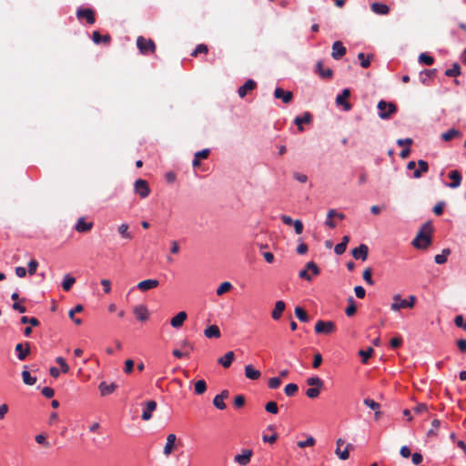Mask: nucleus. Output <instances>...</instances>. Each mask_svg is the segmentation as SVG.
<instances>
[{
	"label": "nucleus",
	"mask_w": 466,
	"mask_h": 466,
	"mask_svg": "<svg viewBox=\"0 0 466 466\" xmlns=\"http://www.w3.org/2000/svg\"><path fill=\"white\" fill-rule=\"evenodd\" d=\"M433 231L430 221L424 223L412 240V246L418 249H426L431 244V233Z\"/></svg>",
	"instance_id": "f257e3e1"
},
{
	"label": "nucleus",
	"mask_w": 466,
	"mask_h": 466,
	"mask_svg": "<svg viewBox=\"0 0 466 466\" xmlns=\"http://www.w3.org/2000/svg\"><path fill=\"white\" fill-rule=\"evenodd\" d=\"M137 46L142 55L153 54L156 51V44L150 38L139 35L137 38Z\"/></svg>",
	"instance_id": "f03ea898"
},
{
	"label": "nucleus",
	"mask_w": 466,
	"mask_h": 466,
	"mask_svg": "<svg viewBox=\"0 0 466 466\" xmlns=\"http://www.w3.org/2000/svg\"><path fill=\"white\" fill-rule=\"evenodd\" d=\"M416 298L411 295V302H408V299H402L400 294L393 296V302L390 305V309L393 311H399L402 309H412L415 305Z\"/></svg>",
	"instance_id": "7ed1b4c3"
},
{
	"label": "nucleus",
	"mask_w": 466,
	"mask_h": 466,
	"mask_svg": "<svg viewBox=\"0 0 466 466\" xmlns=\"http://www.w3.org/2000/svg\"><path fill=\"white\" fill-rule=\"evenodd\" d=\"M379 109V116L381 119H388L392 114L397 111V106L393 103H387L384 100H380L377 106Z\"/></svg>",
	"instance_id": "20e7f679"
},
{
	"label": "nucleus",
	"mask_w": 466,
	"mask_h": 466,
	"mask_svg": "<svg viewBox=\"0 0 466 466\" xmlns=\"http://www.w3.org/2000/svg\"><path fill=\"white\" fill-rule=\"evenodd\" d=\"M336 331V325L333 321L318 320L315 325V332L317 334L329 335Z\"/></svg>",
	"instance_id": "39448f33"
},
{
	"label": "nucleus",
	"mask_w": 466,
	"mask_h": 466,
	"mask_svg": "<svg viewBox=\"0 0 466 466\" xmlns=\"http://www.w3.org/2000/svg\"><path fill=\"white\" fill-rule=\"evenodd\" d=\"M134 191L141 198H146L149 196L151 190L148 182L145 179L138 178L134 183Z\"/></svg>",
	"instance_id": "423d86ee"
},
{
	"label": "nucleus",
	"mask_w": 466,
	"mask_h": 466,
	"mask_svg": "<svg viewBox=\"0 0 466 466\" xmlns=\"http://www.w3.org/2000/svg\"><path fill=\"white\" fill-rule=\"evenodd\" d=\"M76 17L79 20L85 19L89 25H94L96 23V14L95 11L91 8H77Z\"/></svg>",
	"instance_id": "0eeeda50"
},
{
	"label": "nucleus",
	"mask_w": 466,
	"mask_h": 466,
	"mask_svg": "<svg viewBox=\"0 0 466 466\" xmlns=\"http://www.w3.org/2000/svg\"><path fill=\"white\" fill-rule=\"evenodd\" d=\"M253 451L251 449H244L241 453L236 454L233 460L239 466H247L251 461Z\"/></svg>",
	"instance_id": "6e6552de"
},
{
	"label": "nucleus",
	"mask_w": 466,
	"mask_h": 466,
	"mask_svg": "<svg viewBox=\"0 0 466 466\" xmlns=\"http://www.w3.org/2000/svg\"><path fill=\"white\" fill-rule=\"evenodd\" d=\"M350 96V91L348 88L342 90L341 94L337 96L336 104L339 106H342L345 111H350L351 109V105L346 101V99Z\"/></svg>",
	"instance_id": "1a4fd4ad"
},
{
	"label": "nucleus",
	"mask_w": 466,
	"mask_h": 466,
	"mask_svg": "<svg viewBox=\"0 0 466 466\" xmlns=\"http://www.w3.org/2000/svg\"><path fill=\"white\" fill-rule=\"evenodd\" d=\"M369 248L365 244H360L358 248L352 249L351 254L355 259L365 261L368 258Z\"/></svg>",
	"instance_id": "9d476101"
},
{
	"label": "nucleus",
	"mask_w": 466,
	"mask_h": 466,
	"mask_svg": "<svg viewBox=\"0 0 466 466\" xmlns=\"http://www.w3.org/2000/svg\"><path fill=\"white\" fill-rule=\"evenodd\" d=\"M274 96L277 99H281L285 104L292 101L293 94L290 91H285L280 87H277L274 91Z\"/></svg>",
	"instance_id": "9b49d317"
},
{
	"label": "nucleus",
	"mask_w": 466,
	"mask_h": 466,
	"mask_svg": "<svg viewBox=\"0 0 466 466\" xmlns=\"http://www.w3.org/2000/svg\"><path fill=\"white\" fill-rule=\"evenodd\" d=\"M346 54V47L340 41H336L332 45L331 56L334 59L339 60Z\"/></svg>",
	"instance_id": "f8f14e48"
},
{
	"label": "nucleus",
	"mask_w": 466,
	"mask_h": 466,
	"mask_svg": "<svg viewBox=\"0 0 466 466\" xmlns=\"http://www.w3.org/2000/svg\"><path fill=\"white\" fill-rule=\"evenodd\" d=\"M157 409V402L155 400H148L146 402V407L142 412L141 418L143 420H149L152 418V412Z\"/></svg>",
	"instance_id": "ddd939ff"
},
{
	"label": "nucleus",
	"mask_w": 466,
	"mask_h": 466,
	"mask_svg": "<svg viewBox=\"0 0 466 466\" xmlns=\"http://www.w3.org/2000/svg\"><path fill=\"white\" fill-rule=\"evenodd\" d=\"M176 441H177V436L175 434L170 433L167 436V443L163 450V453L165 456L167 457L172 453V451L176 448V445H175Z\"/></svg>",
	"instance_id": "4468645a"
},
{
	"label": "nucleus",
	"mask_w": 466,
	"mask_h": 466,
	"mask_svg": "<svg viewBox=\"0 0 466 466\" xmlns=\"http://www.w3.org/2000/svg\"><path fill=\"white\" fill-rule=\"evenodd\" d=\"M257 87V83L252 80V79H248L245 82V84L243 86H241L238 90V96L243 98L244 96H246V95L254 90L255 88Z\"/></svg>",
	"instance_id": "2eb2a0df"
},
{
	"label": "nucleus",
	"mask_w": 466,
	"mask_h": 466,
	"mask_svg": "<svg viewBox=\"0 0 466 466\" xmlns=\"http://www.w3.org/2000/svg\"><path fill=\"white\" fill-rule=\"evenodd\" d=\"M25 348L24 349V344L18 343L15 345V351L17 352V358L19 360H25L26 357L30 354V344L29 342L25 343Z\"/></svg>",
	"instance_id": "dca6fc26"
},
{
	"label": "nucleus",
	"mask_w": 466,
	"mask_h": 466,
	"mask_svg": "<svg viewBox=\"0 0 466 466\" xmlns=\"http://www.w3.org/2000/svg\"><path fill=\"white\" fill-rule=\"evenodd\" d=\"M158 285H159V281L157 279H148L140 281L137 284V288L141 291H147L149 289L158 287Z\"/></svg>",
	"instance_id": "f3484780"
},
{
	"label": "nucleus",
	"mask_w": 466,
	"mask_h": 466,
	"mask_svg": "<svg viewBox=\"0 0 466 466\" xmlns=\"http://www.w3.org/2000/svg\"><path fill=\"white\" fill-rule=\"evenodd\" d=\"M286 309V303L283 300H278L275 303L274 309L271 312V318L274 320H279Z\"/></svg>",
	"instance_id": "a211bd4d"
},
{
	"label": "nucleus",
	"mask_w": 466,
	"mask_h": 466,
	"mask_svg": "<svg viewBox=\"0 0 466 466\" xmlns=\"http://www.w3.org/2000/svg\"><path fill=\"white\" fill-rule=\"evenodd\" d=\"M187 318L186 311L178 312L175 317L170 319V324L175 329H179L183 326L185 320Z\"/></svg>",
	"instance_id": "6ab92c4d"
},
{
	"label": "nucleus",
	"mask_w": 466,
	"mask_h": 466,
	"mask_svg": "<svg viewBox=\"0 0 466 466\" xmlns=\"http://www.w3.org/2000/svg\"><path fill=\"white\" fill-rule=\"evenodd\" d=\"M93 225V222H86L85 218H79L75 228L79 233H86L92 229Z\"/></svg>",
	"instance_id": "aec40b11"
},
{
	"label": "nucleus",
	"mask_w": 466,
	"mask_h": 466,
	"mask_svg": "<svg viewBox=\"0 0 466 466\" xmlns=\"http://www.w3.org/2000/svg\"><path fill=\"white\" fill-rule=\"evenodd\" d=\"M133 312L136 315L137 319L140 321H145L149 317L148 310L147 307L144 305L136 306L133 309Z\"/></svg>",
	"instance_id": "412c9836"
},
{
	"label": "nucleus",
	"mask_w": 466,
	"mask_h": 466,
	"mask_svg": "<svg viewBox=\"0 0 466 466\" xmlns=\"http://www.w3.org/2000/svg\"><path fill=\"white\" fill-rule=\"evenodd\" d=\"M312 120V116L309 112H305L302 116H297L294 120V123L298 127V129L302 132L304 127L302 124H309Z\"/></svg>",
	"instance_id": "4be33fe9"
},
{
	"label": "nucleus",
	"mask_w": 466,
	"mask_h": 466,
	"mask_svg": "<svg viewBox=\"0 0 466 466\" xmlns=\"http://www.w3.org/2000/svg\"><path fill=\"white\" fill-rule=\"evenodd\" d=\"M448 176L452 180V182L448 185L450 187L456 188L461 185V175L458 170H451Z\"/></svg>",
	"instance_id": "5701e85b"
},
{
	"label": "nucleus",
	"mask_w": 466,
	"mask_h": 466,
	"mask_svg": "<svg viewBox=\"0 0 466 466\" xmlns=\"http://www.w3.org/2000/svg\"><path fill=\"white\" fill-rule=\"evenodd\" d=\"M204 335L208 339H213V338L218 339L221 337L219 328L217 325L208 326L204 330Z\"/></svg>",
	"instance_id": "b1692460"
},
{
	"label": "nucleus",
	"mask_w": 466,
	"mask_h": 466,
	"mask_svg": "<svg viewBox=\"0 0 466 466\" xmlns=\"http://www.w3.org/2000/svg\"><path fill=\"white\" fill-rule=\"evenodd\" d=\"M419 168L415 169L413 172V177L420 178L423 173L428 172L429 170V165L428 162L422 159H420L418 161Z\"/></svg>",
	"instance_id": "393cba45"
},
{
	"label": "nucleus",
	"mask_w": 466,
	"mask_h": 466,
	"mask_svg": "<svg viewBox=\"0 0 466 466\" xmlns=\"http://www.w3.org/2000/svg\"><path fill=\"white\" fill-rule=\"evenodd\" d=\"M116 387L117 386L115 383L106 384L105 381H102L99 384L98 389L100 390L101 395L106 396L113 393Z\"/></svg>",
	"instance_id": "a878e982"
},
{
	"label": "nucleus",
	"mask_w": 466,
	"mask_h": 466,
	"mask_svg": "<svg viewBox=\"0 0 466 466\" xmlns=\"http://www.w3.org/2000/svg\"><path fill=\"white\" fill-rule=\"evenodd\" d=\"M235 359V354L233 351H228L223 357L218 360V362L222 365L224 368H228L232 361Z\"/></svg>",
	"instance_id": "bb28decb"
},
{
	"label": "nucleus",
	"mask_w": 466,
	"mask_h": 466,
	"mask_svg": "<svg viewBox=\"0 0 466 466\" xmlns=\"http://www.w3.org/2000/svg\"><path fill=\"white\" fill-rule=\"evenodd\" d=\"M245 375L249 380H258L261 376V373L259 370H255L252 365H247L245 366Z\"/></svg>",
	"instance_id": "cd10ccee"
},
{
	"label": "nucleus",
	"mask_w": 466,
	"mask_h": 466,
	"mask_svg": "<svg viewBox=\"0 0 466 466\" xmlns=\"http://www.w3.org/2000/svg\"><path fill=\"white\" fill-rule=\"evenodd\" d=\"M461 133L460 130L455 128H451L448 131L441 134V138L444 141H451V139L455 137H461Z\"/></svg>",
	"instance_id": "c85d7f7f"
},
{
	"label": "nucleus",
	"mask_w": 466,
	"mask_h": 466,
	"mask_svg": "<svg viewBox=\"0 0 466 466\" xmlns=\"http://www.w3.org/2000/svg\"><path fill=\"white\" fill-rule=\"evenodd\" d=\"M371 10L378 15H388L390 12L389 6L380 3H373L371 5Z\"/></svg>",
	"instance_id": "c756f323"
},
{
	"label": "nucleus",
	"mask_w": 466,
	"mask_h": 466,
	"mask_svg": "<svg viewBox=\"0 0 466 466\" xmlns=\"http://www.w3.org/2000/svg\"><path fill=\"white\" fill-rule=\"evenodd\" d=\"M92 39L96 44H109L111 41V36L109 35H101L98 31H94L92 34Z\"/></svg>",
	"instance_id": "7c9ffc66"
},
{
	"label": "nucleus",
	"mask_w": 466,
	"mask_h": 466,
	"mask_svg": "<svg viewBox=\"0 0 466 466\" xmlns=\"http://www.w3.org/2000/svg\"><path fill=\"white\" fill-rule=\"evenodd\" d=\"M76 279L72 277L70 274H66L64 276L62 287L65 291H69L72 286L75 284Z\"/></svg>",
	"instance_id": "2f4dec72"
},
{
	"label": "nucleus",
	"mask_w": 466,
	"mask_h": 466,
	"mask_svg": "<svg viewBox=\"0 0 466 466\" xmlns=\"http://www.w3.org/2000/svg\"><path fill=\"white\" fill-rule=\"evenodd\" d=\"M323 65L321 61L317 63V70L319 76L323 78H330L333 75V72L330 68L323 69Z\"/></svg>",
	"instance_id": "473e14b6"
},
{
	"label": "nucleus",
	"mask_w": 466,
	"mask_h": 466,
	"mask_svg": "<svg viewBox=\"0 0 466 466\" xmlns=\"http://www.w3.org/2000/svg\"><path fill=\"white\" fill-rule=\"evenodd\" d=\"M22 380L25 385H30V386L34 385L36 382V378L31 376L30 372L25 370H24L22 371Z\"/></svg>",
	"instance_id": "72a5a7b5"
},
{
	"label": "nucleus",
	"mask_w": 466,
	"mask_h": 466,
	"mask_svg": "<svg viewBox=\"0 0 466 466\" xmlns=\"http://www.w3.org/2000/svg\"><path fill=\"white\" fill-rule=\"evenodd\" d=\"M349 306L346 308L345 313L348 317H352L355 315L357 311V307L355 305V300L352 297L348 299Z\"/></svg>",
	"instance_id": "f704fd0d"
},
{
	"label": "nucleus",
	"mask_w": 466,
	"mask_h": 466,
	"mask_svg": "<svg viewBox=\"0 0 466 466\" xmlns=\"http://www.w3.org/2000/svg\"><path fill=\"white\" fill-rule=\"evenodd\" d=\"M232 289V284L228 281L222 282L218 288L217 289V295L222 296L225 293L228 292Z\"/></svg>",
	"instance_id": "c9c22d12"
},
{
	"label": "nucleus",
	"mask_w": 466,
	"mask_h": 466,
	"mask_svg": "<svg viewBox=\"0 0 466 466\" xmlns=\"http://www.w3.org/2000/svg\"><path fill=\"white\" fill-rule=\"evenodd\" d=\"M295 315L301 322H308L309 320L308 313L301 308H295Z\"/></svg>",
	"instance_id": "e433bc0d"
},
{
	"label": "nucleus",
	"mask_w": 466,
	"mask_h": 466,
	"mask_svg": "<svg viewBox=\"0 0 466 466\" xmlns=\"http://www.w3.org/2000/svg\"><path fill=\"white\" fill-rule=\"evenodd\" d=\"M450 254L451 250L449 248H444L441 254H438L435 256L434 260L437 264H443L447 261V258Z\"/></svg>",
	"instance_id": "4c0bfd02"
},
{
	"label": "nucleus",
	"mask_w": 466,
	"mask_h": 466,
	"mask_svg": "<svg viewBox=\"0 0 466 466\" xmlns=\"http://www.w3.org/2000/svg\"><path fill=\"white\" fill-rule=\"evenodd\" d=\"M306 382L311 387H324V381L318 376L308 378Z\"/></svg>",
	"instance_id": "58836bf2"
},
{
	"label": "nucleus",
	"mask_w": 466,
	"mask_h": 466,
	"mask_svg": "<svg viewBox=\"0 0 466 466\" xmlns=\"http://www.w3.org/2000/svg\"><path fill=\"white\" fill-rule=\"evenodd\" d=\"M447 76H458L461 75V66L458 63H454L452 66L445 71Z\"/></svg>",
	"instance_id": "ea45409f"
},
{
	"label": "nucleus",
	"mask_w": 466,
	"mask_h": 466,
	"mask_svg": "<svg viewBox=\"0 0 466 466\" xmlns=\"http://www.w3.org/2000/svg\"><path fill=\"white\" fill-rule=\"evenodd\" d=\"M128 228H129V227L126 223H123L118 227V232L122 236L123 238H126V239L132 238V234L128 231Z\"/></svg>",
	"instance_id": "a19ab883"
},
{
	"label": "nucleus",
	"mask_w": 466,
	"mask_h": 466,
	"mask_svg": "<svg viewBox=\"0 0 466 466\" xmlns=\"http://www.w3.org/2000/svg\"><path fill=\"white\" fill-rule=\"evenodd\" d=\"M207 390V383L204 380H199L195 383V393L201 395Z\"/></svg>",
	"instance_id": "79ce46f5"
},
{
	"label": "nucleus",
	"mask_w": 466,
	"mask_h": 466,
	"mask_svg": "<svg viewBox=\"0 0 466 466\" xmlns=\"http://www.w3.org/2000/svg\"><path fill=\"white\" fill-rule=\"evenodd\" d=\"M323 387H311L306 390V396L309 399H316L319 396Z\"/></svg>",
	"instance_id": "37998d69"
},
{
	"label": "nucleus",
	"mask_w": 466,
	"mask_h": 466,
	"mask_svg": "<svg viewBox=\"0 0 466 466\" xmlns=\"http://www.w3.org/2000/svg\"><path fill=\"white\" fill-rule=\"evenodd\" d=\"M358 58L360 59V66L363 67V68H368L370 66V60L372 58V55H369L367 57L365 56V55L363 53H360L358 55Z\"/></svg>",
	"instance_id": "c03bdc74"
},
{
	"label": "nucleus",
	"mask_w": 466,
	"mask_h": 466,
	"mask_svg": "<svg viewBox=\"0 0 466 466\" xmlns=\"http://www.w3.org/2000/svg\"><path fill=\"white\" fill-rule=\"evenodd\" d=\"M298 385L295 383H289L286 385L284 391L285 394L289 397L294 396L298 392Z\"/></svg>",
	"instance_id": "a18cd8bd"
},
{
	"label": "nucleus",
	"mask_w": 466,
	"mask_h": 466,
	"mask_svg": "<svg viewBox=\"0 0 466 466\" xmlns=\"http://www.w3.org/2000/svg\"><path fill=\"white\" fill-rule=\"evenodd\" d=\"M21 323H23V324L29 323L33 327H36L40 324L39 320L36 318H35V317L29 318L27 316H23L21 318Z\"/></svg>",
	"instance_id": "49530a36"
},
{
	"label": "nucleus",
	"mask_w": 466,
	"mask_h": 466,
	"mask_svg": "<svg viewBox=\"0 0 466 466\" xmlns=\"http://www.w3.org/2000/svg\"><path fill=\"white\" fill-rule=\"evenodd\" d=\"M419 61L420 63H423V64L427 65V66H431V65L433 64L434 58L432 56H429L426 53H422L419 56Z\"/></svg>",
	"instance_id": "de8ad7c7"
},
{
	"label": "nucleus",
	"mask_w": 466,
	"mask_h": 466,
	"mask_svg": "<svg viewBox=\"0 0 466 466\" xmlns=\"http://www.w3.org/2000/svg\"><path fill=\"white\" fill-rule=\"evenodd\" d=\"M208 52V46L204 44H199L196 46L195 50L192 52V56H197L198 54H207Z\"/></svg>",
	"instance_id": "09e8293b"
},
{
	"label": "nucleus",
	"mask_w": 466,
	"mask_h": 466,
	"mask_svg": "<svg viewBox=\"0 0 466 466\" xmlns=\"http://www.w3.org/2000/svg\"><path fill=\"white\" fill-rule=\"evenodd\" d=\"M315 439L312 437V436H309L307 440L305 441H300L298 442V446L299 448H306V447H311V446H314L315 445Z\"/></svg>",
	"instance_id": "8fccbe9b"
},
{
	"label": "nucleus",
	"mask_w": 466,
	"mask_h": 466,
	"mask_svg": "<svg viewBox=\"0 0 466 466\" xmlns=\"http://www.w3.org/2000/svg\"><path fill=\"white\" fill-rule=\"evenodd\" d=\"M305 269H307L308 271L310 270L312 275H314V276H317L319 274V268L318 265L313 261L308 262L306 264Z\"/></svg>",
	"instance_id": "3c124183"
},
{
	"label": "nucleus",
	"mask_w": 466,
	"mask_h": 466,
	"mask_svg": "<svg viewBox=\"0 0 466 466\" xmlns=\"http://www.w3.org/2000/svg\"><path fill=\"white\" fill-rule=\"evenodd\" d=\"M363 279L367 282V284L369 285H373L374 284V281L372 279V270L370 268H367L364 271H363Z\"/></svg>",
	"instance_id": "603ef678"
},
{
	"label": "nucleus",
	"mask_w": 466,
	"mask_h": 466,
	"mask_svg": "<svg viewBox=\"0 0 466 466\" xmlns=\"http://www.w3.org/2000/svg\"><path fill=\"white\" fill-rule=\"evenodd\" d=\"M265 410L272 414H277L279 411L278 404L275 401H268L266 406Z\"/></svg>",
	"instance_id": "864d4df0"
},
{
	"label": "nucleus",
	"mask_w": 466,
	"mask_h": 466,
	"mask_svg": "<svg viewBox=\"0 0 466 466\" xmlns=\"http://www.w3.org/2000/svg\"><path fill=\"white\" fill-rule=\"evenodd\" d=\"M56 363L60 366L61 371L64 373H67L69 370V366L66 362L65 359L63 357H57L56 359Z\"/></svg>",
	"instance_id": "5fc2aeb1"
},
{
	"label": "nucleus",
	"mask_w": 466,
	"mask_h": 466,
	"mask_svg": "<svg viewBox=\"0 0 466 466\" xmlns=\"http://www.w3.org/2000/svg\"><path fill=\"white\" fill-rule=\"evenodd\" d=\"M349 447H350V445H348L344 451H340V448L337 447L335 452L339 457L340 460L345 461L349 458V456H350Z\"/></svg>",
	"instance_id": "6e6d98bb"
},
{
	"label": "nucleus",
	"mask_w": 466,
	"mask_h": 466,
	"mask_svg": "<svg viewBox=\"0 0 466 466\" xmlns=\"http://www.w3.org/2000/svg\"><path fill=\"white\" fill-rule=\"evenodd\" d=\"M281 384V380L278 377H273L268 380V385L270 389H278Z\"/></svg>",
	"instance_id": "4d7b16f0"
},
{
	"label": "nucleus",
	"mask_w": 466,
	"mask_h": 466,
	"mask_svg": "<svg viewBox=\"0 0 466 466\" xmlns=\"http://www.w3.org/2000/svg\"><path fill=\"white\" fill-rule=\"evenodd\" d=\"M363 402L367 407H369L374 410H379L380 407V403H378L375 400L369 399V398L365 399Z\"/></svg>",
	"instance_id": "13d9d810"
},
{
	"label": "nucleus",
	"mask_w": 466,
	"mask_h": 466,
	"mask_svg": "<svg viewBox=\"0 0 466 466\" xmlns=\"http://www.w3.org/2000/svg\"><path fill=\"white\" fill-rule=\"evenodd\" d=\"M374 352V350L372 348H369L368 350H360V355L362 357V362L363 363H366L368 359L370 357H371V355L373 354Z\"/></svg>",
	"instance_id": "bf43d9fd"
},
{
	"label": "nucleus",
	"mask_w": 466,
	"mask_h": 466,
	"mask_svg": "<svg viewBox=\"0 0 466 466\" xmlns=\"http://www.w3.org/2000/svg\"><path fill=\"white\" fill-rule=\"evenodd\" d=\"M213 404L218 410H225L226 409V404H225L224 400H222L221 398H219L217 395L213 399Z\"/></svg>",
	"instance_id": "052dcab7"
},
{
	"label": "nucleus",
	"mask_w": 466,
	"mask_h": 466,
	"mask_svg": "<svg viewBox=\"0 0 466 466\" xmlns=\"http://www.w3.org/2000/svg\"><path fill=\"white\" fill-rule=\"evenodd\" d=\"M209 154H210V150L208 148H205V149L196 152L194 156H196V158H198V159H206L208 157Z\"/></svg>",
	"instance_id": "680f3d73"
},
{
	"label": "nucleus",
	"mask_w": 466,
	"mask_h": 466,
	"mask_svg": "<svg viewBox=\"0 0 466 466\" xmlns=\"http://www.w3.org/2000/svg\"><path fill=\"white\" fill-rule=\"evenodd\" d=\"M441 425V421L437 419L433 420L431 421V429L428 431L427 432V435L428 436H431V435H436V432H435V430H437Z\"/></svg>",
	"instance_id": "e2e57ef3"
},
{
	"label": "nucleus",
	"mask_w": 466,
	"mask_h": 466,
	"mask_svg": "<svg viewBox=\"0 0 466 466\" xmlns=\"http://www.w3.org/2000/svg\"><path fill=\"white\" fill-rule=\"evenodd\" d=\"M38 267V262L35 259H31L28 263V273L29 275H34Z\"/></svg>",
	"instance_id": "0e129e2a"
},
{
	"label": "nucleus",
	"mask_w": 466,
	"mask_h": 466,
	"mask_svg": "<svg viewBox=\"0 0 466 466\" xmlns=\"http://www.w3.org/2000/svg\"><path fill=\"white\" fill-rule=\"evenodd\" d=\"M245 404V398L243 395H238L234 399V405L236 408H241Z\"/></svg>",
	"instance_id": "69168bd1"
},
{
	"label": "nucleus",
	"mask_w": 466,
	"mask_h": 466,
	"mask_svg": "<svg viewBox=\"0 0 466 466\" xmlns=\"http://www.w3.org/2000/svg\"><path fill=\"white\" fill-rule=\"evenodd\" d=\"M134 369V361L132 360H127L125 361L124 371L127 374H130Z\"/></svg>",
	"instance_id": "338daca9"
},
{
	"label": "nucleus",
	"mask_w": 466,
	"mask_h": 466,
	"mask_svg": "<svg viewBox=\"0 0 466 466\" xmlns=\"http://www.w3.org/2000/svg\"><path fill=\"white\" fill-rule=\"evenodd\" d=\"M357 298L363 299L366 295V290L361 286H356L354 289Z\"/></svg>",
	"instance_id": "774afa93"
}]
</instances>
